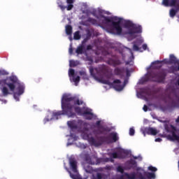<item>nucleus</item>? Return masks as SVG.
<instances>
[{
	"mask_svg": "<svg viewBox=\"0 0 179 179\" xmlns=\"http://www.w3.org/2000/svg\"><path fill=\"white\" fill-rule=\"evenodd\" d=\"M102 17L104 19L103 22L105 24H108V23H112V26L108 29V31L111 34H116L117 36H121L122 34V27H121V19L119 21H113L118 20V17H110L102 15Z\"/></svg>",
	"mask_w": 179,
	"mask_h": 179,
	"instance_id": "2",
	"label": "nucleus"
},
{
	"mask_svg": "<svg viewBox=\"0 0 179 179\" xmlns=\"http://www.w3.org/2000/svg\"><path fill=\"white\" fill-rule=\"evenodd\" d=\"M133 50H134V51H140L141 52H142L143 51V50H142V48L138 47V45H136L135 43L133 45Z\"/></svg>",
	"mask_w": 179,
	"mask_h": 179,
	"instance_id": "34",
	"label": "nucleus"
},
{
	"mask_svg": "<svg viewBox=\"0 0 179 179\" xmlns=\"http://www.w3.org/2000/svg\"><path fill=\"white\" fill-rule=\"evenodd\" d=\"M85 160L87 163H89V164H96V162H92V158L90 157V156L87 155L85 157Z\"/></svg>",
	"mask_w": 179,
	"mask_h": 179,
	"instance_id": "29",
	"label": "nucleus"
},
{
	"mask_svg": "<svg viewBox=\"0 0 179 179\" xmlns=\"http://www.w3.org/2000/svg\"><path fill=\"white\" fill-rule=\"evenodd\" d=\"M136 171H137L136 173V179H146V175L145 174L146 171H145V170L142 169L141 167H137Z\"/></svg>",
	"mask_w": 179,
	"mask_h": 179,
	"instance_id": "14",
	"label": "nucleus"
},
{
	"mask_svg": "<svg viewBox=\"0 0 179 179\" xmlns=\"http://www.w3.org/2000/svg\"><path fill=\"white\" fill-rule=\"evenodd\" d=\"M145 178L151 179V178H156V175L154 173L150 172H145Z\"/></svg>",
	"mask_w": 179,
	"mask_h": 179,
	"instance_id": "25",
	"label": "nucleus"
},
{
	"mask_svg": "<svg viewBox=\"0 0 179 179\" xmlns=\"http://www.w3.org/2000/svg\"><path fill=\"white\" fill-rule=\"evenodd\" d=\"M142 48H143V50L144 51H146V50H148V45L146 43H144L143 45H142Z\"/></svg>",
	"mask_w": 179,
	"mask_h": 179,
	"instance_id": "48",
	"label": "nucleus"
},
{
	"mask_svg": "<svg viewBox=\"0 0 179 179\" xmlns=\"http://www.w3.org/2000/svg\"><path fill=\"white\" fill-rule=\"evenodd\" d=\"M48 121H50V119L45 117L44 120H43V122L44 124H47V122H48Z\"/></svg>",
	"mask_w": 179,
	"mask_h": 179,
	"instance_id": "53",
	"label": "nucleus"
},
{
	"mask_svg": "<svg viewBox=\"0 0 179 179\" xmlns=\"http://www.w3.org/2000/svg\"><path fill=\"white\" fill-rule=\"evenodd\" d=\"M111 131V129L108 127L106 126H101L100 128L97 129V130L95 131L96 134H98L99 135H103L105 134V132H110Z\"/></svg>",
	"mask_w": 179,
	"mask_h": 179,
	"instance_id": "16",
	"label": "nucleus"
},
{
	"mask_svg": "<svg viewBox=\"0 0 179 179\" xmlns=\"http://www.w3.org/2000/svg\"><path fill=\"white\" fill-rule=\"evenodd\" d=\"M7 86H8V87L11 92H15V89L16 87V86H15V84L11 83H7Z\"/></svg>",
	"mask_w": 179,
	"mask_h": 179,
	"instance_id": "30",
	"label": "nucleus"
},
{
	"mask_svg": "<svg viewBox=\"0 0 179 179\" xmlns=\"http://www.w3.org/2000/svg\"><path fill=\"white\" fill-rule=\"evenodd\" d=\"M0 75H8V73H6V71H0Z\"/></svg>",
	"mask_w": 179,
	"mask_h": 179,
	"instance_id": "56",
	"label": "nucleus"
},
{
	"mask_svg": "<svg viewBox=\"0 0 179 179\" xmlns=\"http://www.w3.org/2000/svg\"><path fill=\"white\" fill-rule=\"evenodd\" d=\"M69 52L70 54V55H72V54H73V48H72V46L71 45L69 49Z\"/></svg>",
	"mask_w": 179,
	"mask_h": 179,
	"instance_id": "47",
	"label": "nucleus"
},
{
	"mask_svg": "<svg viewBox=\"0 0 179 179\" xmlns=\"http://www.w3.org/2000/svg\"><path fill=\"white\" fill-rule=\"evenodd\" d=\"M164 101L169 103L172 107H179V92L173 90L170 94L164 97Z\"/></svg>",
	"mask_w": 179,
	"mask_h": 179,
	"instance_id": "5",
	"label": "nucleus"
},
{
	"mask_svg": "<svg viewBox=\"0 0 179 179\" xmlns=\"http://www.w3.org/2000/svg\"><path fill=\"white\" fill-rule=\"evenodd\" d=\"M67 124L69 128H71V129H78V124H76V121H69Z\"/></svg>",
	"mask_w": 179,
	"mask_h": 179,
	"instance_id": "21",
	"label": "nucleus"
},
{
	"mask_svg": "<svg viewBox=\"0 0 179 179\" xmlns=\"http://www.w3.org/2000/svg\"><path fill=\"white\" fill-rule=\"evenodd\" d=\"M169 64H173L177 66H171L169 67V73H174L175 72L179 71V60L177 59V57L174 55H170L169 57Z\"/></svg>",
	"mask_w": 179,
	"mask_h": 179,
	"instance_id": "10",
	"label": "nucleus"
},
{
	"mask_svg": "<svg viewBox=\"0 0 179 179\" xmlns=\"http://www.w3.org/2000/svg\"><path fill=\"white\" fill-rule=\"evenodd\" d=\"M79 75L82 76V78L84 80H89V76H87V73H86V71H79Z\"/></svg>",
	"mask_w": 179,
	"mask_h": 179,
	"instance_id": "23",
	"label": "nucleus"
},
{
	"mask_svg": "<svg viewBox=\"0 0 179 179\" xmlns=\"http://www.w3.org/2000/svg\"><path fill=\"white\" fill-rule=\"evenodd\" d=\"M66 34H67V36H71L72 34V26H66Z\"/></svg>",
	"mask_w": 179,
	"mask_h": 179,
	"instance_id": "26",
	"label": "nucleus"
},
{
	"mask_svg": "<svg viewBox=\"0 0 179 179\" xmlns=\"http://www.w3.org/2000/svg\"><path fill=\"white\" fill-rule=\"evenodd\" d=\"M86 173H92V168L88 166V169H85Z\"/></svg>",
	"mask_w": 179,
	"mask_h": 179,
	"instance_id": "50",
	"label": "nucleus"
},
{
	"mask_svg": "<svg viewBox=\"0 0 179 179\" xmlns=\"http://www.w3.org/2000/svg\"><path fill=\"white\" fill-rule=\"evenodd\" d=\"M110 135L111 136L112 141H110L108 136H101L96 137V140L94 137H91L89 138V142L93 146H101V145H103V143H113V142H117V141L120 139L117 132H111Z\"/></svg>",
	"mask_w": 179,
	"mask_h": 179,
	"instance_id": "3",
	"label": "nucleus"
},
{
	"mask_svg": "<svg viewBox=\"0 0 179 179\" xmlns=\"http://www.w3.org/2000/svg\"><path fill=\"white\" fill-rule=\"evenodd\" d=\"M107 170H111V166H106Z\"/></svg>",
	"mask_w": 179,
	"mask_h": 179,
	"instance_id": "61",
	"label": "nucleus"
},
{
	"mask_svg": "<svg viewBox=\"0 0 179 179\" xmlns=\"http://www.w3.org/2000/svg\"><path fill=\"white\" fill-rule=\"evenodd\" d=\"M10 82H13V83H17V78H16L15 76H10Z\"/></svg>",
	"mask_w": 179,
	"mask_h": 179,
	"instance_id": "36",
	"label": "nucleus"
},
{
	"mask_svg": "<svg viewBox=\"0 0 179 179\" xmlns=\"http://www.w3.org/2000/svg\"><path fill=\"white\" fill-rule=\"evenodd\" d=\"M167 73L163 71H151L148 72L146 81L155 82V83H164Z\"/></svg>",
	"mask_w": 179,
	"mask_h": 179,
	"instance_id": "4",
	"label": "nucleus"
},
{
	"mask_svg": "<svg viewBox=\"0 0 179 179\" xmlns=\"http://www.w3.org/2000/svg\"><path fill=\"white\" fill-rule=\"evenodd\" d=\"M148 170H150V171L155 172V171H157V168L150 166L148 167Z\"/></svg>",
	"mask_w": 179,
	"mask_h": 179,
	"instance_id": "43",
	"label": "nucleus"
},
{
	"mask_svg": "<svg viewBox=\"0 0 179 179\" xmlns=\"http://www.w3.org/2000/svg\"><path fill=\"white\" fill-rule=\"evenodd\" d=\"M101 121L98 120L95 123V127L97 128V129H99L100 128V127H101L102 125H101Z\"/></svg>",
	"mask_w": 179,
	"mask_h": 179,
	"instance_id": "42",
	"label": "nucleus"
},
{
	"mask_svg": "<svg viewBox=\"0 0 179 179\" xmlns=\"http://www.w3.org/2000/svg\"><path fill=\"white\" fill-rule=\"evenodd\" d=\"M155 142H162V138H155Z\"/></svg>",
	"mask_w": 179,
	"mask_h": 179,
	"instance_id": "57",
	"label": "nucleus"
},
{
	"mask_svg": "<svg viewBox=\"0 0 179 179\" xmlns=\"http://www.w3.org/2000/svg\"><path fill=\"white\" fill-rule=\"evenodd\" d=\"M70 66H76V62L74 60H70Z\"/></svg>",
	"mask_w": 179,
	"mask_h": 179,
	"instance_id": "45",
	"label": "nucleus"
},
{
	"mask_svg": "<svg viewBox=\"0 0 179 179\" xmlns=\"http://www.w3.org/2000/svg\"><path fill=\"white\" fill-rule=\"evenodd\" d=\"M69 76H73V78L75 76V70L73 69H70L69 71Z\"/></svg>",
	"mask_w": 179,
	"mask_h": 179,
	"instance_id": "37",
	"label": "nucleus"
},
{
	"mask_svg": "<svg viewBox=\"0 0 179 179\" xmlns=\"http://www.w3.org/2000/svg\"><path fill=\"white\" fill-rule=\"evenodd\" d=\"M176 122L178 123L179 122V116L177 117V119L176 120Z\"/></svg>",
	"mask_w": 179,
	"mask_h": 179,
	"instance_id": "59",
	"label": "nucleus"
},
{
	"mask_svg": "<svg viewBox=\"0 0 179 179\" xmlns=\"http://www.w3.org/2000/svg\"><path fill=\"white\" fill-rule=\"evenodd\" d=\"M102 83L104 85H108V86H113L115 90L121 92V90H123L124 87H125L127 81L124 80V85H122L121 84V80L116 79L114 80L113 83L110 82L109 80H103Z\"/></svg>",
	"mask_w": 179,
	"mask_h": 179,
	"instance_id": "9",
	"label": "nucleus"
},
{
	"mask_svg": "<svg viewBox=\"0 0 179 179\" xmlns=\"http://www.w3.org/2000/svg\"><path fill=\"white\" fill-rule=\"evenodd\" d=\"M111 77L110 76H107V78L110 79Z\"/></svg>",
	"mask_w": 179,
	"mask_h": 179,
	"instance_id": "64",
	"label": "nucleus"
},
{
	"mask_svg": "<svg viewBox=\"0 0 179 179\" xmlns=\"http://www.w3.org/2000/svg\"><path fill=\"white\" fill-rule=\"evenodd\" d=\"M169 6H175L176 10H179V0H169Z\"/></svg>",
	"mask_w": 179,
	"mask_h": 179,
	"instance_id": "19",
	"label": "nucleus"
},
{
	"mask_svg": "<svg viewBox=\"0 0 179 179\" xmlns=\"http://www.w3.org/2000/svg\"><path fill=\"white\" fill-rule=\"evenodd\" d=\"M162 3L164 6H170V0H163Z\"/></svg>",
	"mask_w": 179,
	"mask_h": 179,
	"instance_id": "40",
	"label": "nucleus"
},
{
	"mask_svg": "<svg viewBox=\"0 0 179 179\" xmlns=\"http://www.w3.org/2000/svg\"><path fill=\"white\" fill-rule=\"evenodd\" d=\"M74 2L75 0H57L58 8H59L62 12L66 9V10H72V9H73Z\"/></svg>",
	"mask_w": 179,
	"mask_h": 179,
	"instance_id": "8",
	"label": "nucleus"
},
{
	"mask_svg": "<svg viewBox=\"0 0 179 179\" xmlns=\"http://www.w3.org/2000/svg\"><path fill=\"white\" fill-rule=\"evenodd\" d=\"M83 101L79 99L77 96H72L70 94H64L62 98V110L57 112L53 113V117L58 118L59 115H68L73 118L76 117V113L80 115L85 117V120H93V113L89 109L85 110L82 112V108L76 106H82ZM73 110L75 112H73Z\"/></svg>",
	"mask_w": 179,
	"mask_h": 179,
	"instance_id": "1",
	"label": "nucleus"
},
{
	"mask_svg": "<svg viewBox=\"0 0 179 179\" xmlns=\"http://www.w3.org/2000/svg\"><path fill=\"white\" fill-rule=\"evenodd\" d=\"M129 135L130 136H134V135H135V129L134 127L129 129Z\"/></svg>",
	"mask_w": 179,
	"mask_h": 179,
	"instance_id": "41",
	"label": "nucleus"
},
{
	"mask_svg": "<svg viewBox=\"0 0 179 179\" xmlns=\"http://www.w3.org/2000/svg\"><path fill=\"white\" fill-rule=\"evenodd\" d=\"M112 157L113 159H121V156L117 152L112 153Z\"/></svg>",
	"mask_w": 179,
	"mask_h": 179,
	"instance_id": "35",
	"label": "nucleus"
},
{
	"mask_svg": "<svg viewBox=\"0 0 179 179\" xmlns=\"http://www.w3.org/2000/svg\"><path fill=\"white\" fill-rule=\"evenodd\" d=\"M84 51H85V46L83 45H81L77 48L76 52V54H78V55H80L83 54Z\"/></svg>",
	"mask_w": 179,
	"mask_h": 179,
	"instance_id": "22",
	"label": "nucleus"
},
{
	"mask_svg": "<svg viewBox=\"0 0 179 179\" xmlns=\"http://www.w3.org/2000/svg\"><path fill=\"white\" fill-rule=\"evenodd\" d=\"M73 82H74L76 86H78L79 82H80V77L78 76L76 78H73Z\"/></svg>",
	"mask_w": 179,
	"mask_h": 179,
	"instance_id": "31",
	"label": "nucleus"
},
{
	"mask_svg": "<svg viewBox=\"0 0 179 179\" xmlns=\"http://www.w3.org/2000/svg\"><path fill=\"white\" fill-rule=\"evenodd\" d=\"M93 48V47L92 46V45H88L87 46V50L89 51L90 50H92Z\"/></svg>",
	"mask_w": 179,
	"mask_h": 179,
	"instance_id": "51",
	"label": "nucleus"
},
{
	"mask_svg": "<svg viewBox=\"0 0 179 179\" xmlns=\"http://www.w3.org/2000/svg\"><path fill=\"white\" fill-rule=\"evenodd\" d=\"M126 65H129V62H126Z\"/></svg>",
	"mask_w": 179,
	"mask_h": 179,
	"instance_id": "63",
	"label": "nucleus"
},
{
	"mask_svg": "<svg viewBox=\"0 0 179 179\" xmlns=\"http://www.w3.org/2000/svg\"><path fill=\"white\" fill-rule=\"evenodd\" d=\"M126 75H127V76H131V73H129V70L127 69Z\"/></svg>",
	"mask_w": 179,
	"mask_h": 179,
	"instance_id": "55",
	"label": "nucleus"
},
{
	"mask_svg": "<svg viewBox=\"0 0 179 179\" xmlns=\"http://www.w3.org/2000/svg\"><path fill=\"white\" fill-rule=\"evenodd\" d=\"M124 73H125V67H116L114 69V74L116 76H120V78L124 77Z\"/></svg>",
	"mask_w": 179,
	"mask_h": 179,
	"instance_id": "15",
	"label": "nucleus"
},
{
	"mask_svg": "<svg viewBox=\"0 0 179 179\" xmlns=\"http://www.w3.org/2000/svg\"><path fill=\"white\" fill-rule=\"evenodd\" d=\"M162 68V66H159L158 67H156L157 69H160Z\"/></svg>",
	"mask_w": 179,
	"mask_h": 179,
	"instance_id": "62",
	"label": "nucleus"
},
{
	"mask_svg": "<svg viewBox=\"0 0 179 179\" xmlns=\"http://www.w3.org/2000/svg\"><path fill=\"white\" fill-rule=\"evenodd\" d=\"M87 22H89V23H92V24H97V20L94 18L89 17L87 19Z\"/></svg>",
	"mask_w": 179,
	"mask_h": 179,
	"instance_id": "32",
	"label": "nucleus"
},
{
	"mask_svg": "<svg viewBox=\"0 0 179 179\" xmlns=\"http://www.w3.org/2000/svg\"><path fill=\"white\" fill-rule=\"evenodd\" d=\"M117 171L118 173H121V174H124V168H122V166H119L117 168Z\"/></svg>",
	"mask_w": 179,
	"mask_h": 179,
	"instance_id": "39",
	"label": "nucleus"
},
{
	"mask_svg": "<svg viewBox=\"0 0 179 179\" xmlns=\"http://www.w3.org/2000/svg\"><path fill=\"white\" fill-rule=\"evenodd\" d=\"M69 166H70V169H71L73 173H72V172L69 171V169L68 168H65V169L66 171H68L71 178L82 179V177L79 176V172L78 171V162L76 161V159H75V158L71 157L69 159Z\"/></svg>",
	"mask_w": 179,
	"mask_h": 179,
	"instance_id": "6",
	"label": "nucleus"
},
{
	"mask_svg": "<svg viewBox=\"0 0 179 179\" xmlns=\"http://www.w3.org/2000/svg\"><path fill=\"white\" fill-rule=\"evenodd\" d=\"M140 33H142V26L135 24L133 25V28L127 31V34L131 36L134 34H139Z\"/></svg>",
	"mask_w": 179,
	"mask_h": 179,
	"instance_id": "12",
	"label": "nucleus"
},
{
	"mask_svg": "<svg viewBox=\"0 0 179 179\" xmlns=\"http://www.w3.org/2000/svg\"><path fill=\"white\" fill-rule=\"evenodd\" d=\"M162 62H164V61H159V60H157L155 62H153L152 63V65H159V64H162Z\"/></svg>",
	"mask_w": 179,
	"mask_h": 179,
	"instance_id": "44",
	"label": "nucleus"
},
{
	"mask_svg": "<svg viewBox=\"0 0 179 179\" xmlns=\"http://www.w3.org/2000/svg\"><path fill=\"white\" fill-rule=\"evenodd\" d=\"M143 134L144 136H145V134L148 135H153L155 136L157 135V130H156V129H153V127H147L145 129Z\"/></svg>",
	"mask_w": 179,
	"mask_h": 179,
	"instance_id": "17",
	"label": "nucleus"
},
{
	"mask_svg": "<svg viewBox=\"0 0 179 179\" xmlns=\"http://www.w3.org/2000/svg\"><path fill=\"white\" fill-rule=\"evenodd\" d=\"M134 24H135L132 23L131 21L127 20V21L124 22V27H125V29H127L128 31H129V30H131V29L133 28Z\"/></svg>",
	"mask_w": 179,
	"mask_h": 179,
	"instance_id": "20",
	"label": "nucleus"
},
{
	"mask_svg": "<svg viewBox=\"0 0 179 179\" xmlns=\"http://www.w3.org/2000/svg\"><path fill=\"white\" fill-rule=\"evenodd\" d=\"M125 176L127 179H136V173L135 172L131 173H125Z\"/></svg>",
	"mask_w": 179,
	"mask_h": 179,
	"instance_id": "24",
	"label": "nucleus"
},
{
	"mask_svg": "<svg viewBox=\"0 0 179 179\" xmlns=\"http://www.w3.org/2000/svg\"><path fill=\"white\" fill-rule=\"evenodd\" d=\"M16 90L17 92H14L13 96L17 101H19V96L24 93V85L19 83Z\"/></svg>",
	"mask_w": 179,
	"mask_h": 179,
	"instance_id": "11",
	"label": "nucleus"
},
{
	"mask_svg": "<svg viewBox=\"0 0 179 179\" xmlns=\"http://www.w3.org/2000/svg\"><path fill=\"white\" fill-rule=\"evenodd\" d=\"M128 163L131 166H127V170H131V169H132L133 170H136V168L138 167V164L136 161L131 159L129 161H128Z\"/></svg>",
	"mask_w": 179,
	"mask_h": 179,
	"instance_id": "18",
	"label": "nucleus"
},
{
	"mask_svg": "<svg viewBox=\"0 0 179 179\" xmlns=\"http://www.w3.org/2000/svg\"><path fill=\"white\" fill-rule=\"evenodd\" d=\"M73 38L74 40H80V34L79 31H77L74 33Z\"/></svg>",
	"mask_w": 179,
	"mask_h": 179,
	"instance_id": "33",
	"label": "nucleus"
},
{
	"mask_svg": "<svg viewBox=\"0 0 179 179\" xmlns=\"http://www.w3.org/2000/svg\"><path fill=\"white\" fill-rule=\"evenodd\" d=\"M120 179H128V178H127V176H125V173H124L123 175H121L120 176Z\"/></svg>",
	"mask_w": 179,
	"mask_h": 179,
	"instance_id": "49",
	"label": "nucleus"
},
{
	"mask_svg": "<svg viewBox=\"0 0 179 179\" xmlns=\"http://www.w3.org/2000/svg\"><path fill=\"white\" fill-rule=\"evenodd\" d=\"M108 65H110V66H113L114 68H117L119 65L122 64V62L118 57L110 58L106 61Z\"/></svg>",
	"mask_w": 179,
	"mask_h": 179,
	"instance_id": "13",
	"label": "nucleus"
},
{
	"mask_svg": "<svg viewBox=\"0 0 179 179\" xmlns=\"http://www.w3.org/2000/svg\"><path fill=\"white\" fill-rule=\"evenodd\" d=\"M1 92H2L3 96H4V97H6V96H8V94H10L9 90H8V87H3L1 89Z\"/></svg>",
	"mask_w": 179,
	"mask_h": 179,
	"instance_id": "27",
	"label": "nucleus"
},
{
	"mask_svg": "<svg viewBox=\"0 0 179 179\" xmlns=\"http://www.w3.org/2000/svg\"><path fill=\"white\" fill-rule=\"evenodd\" d=\"M96 179H103V174L100 173H96Z\"/></svg>",
	"mask_w": 179,
	"mask_h": 179,
	"instance_id": "46",
	"label": "nucleus"
},
{
	"mask_svg": "<svg viewBox=\"0 0 179 179\" xmlns=\"http://www.w3.org/2000/svg\"><path fill=\"white\" fill-rule=\"evenodd\" d=\"M133 159H134V160H137V159H138V157L136 156H133Z\"/></svg>",
	"mask_w": 179,
	"mask_h": 179,
	"instance_id": "58",
	"label": "nucleus"
},
{
	"mask_svg": "<svg viewBox=\"0 0 179 179\" xmlns=\"http://www.w3.org/2000/svg\"><path fill=\"white\" fill-rule=\"evenodd\" d=\"M90 73L92 78L97 79L108 73V69L106 65H101L98 68L90 67Z\"/></svg>",
	"mask_w": 179,
	"mask_h": 179,
	"instance_id": "7",
	"label": "nucleus"
},
{
	"mask_svg": "<svg viewBox=\"0 0 179 179\" xmlns=\"http://www.w3.org/2000/svg\"><path fill=\"white\" fill-rule=\"evenodd\" d=\"M35 82L36 83H40V82H41V78H38L35 80Z\"/></svg>",
	"mask_w": 179,
	"mask_h": 179,
	"instance_id": "52",
	"label": "nucleus"
},
{
	"mask_svg": "<svg viewBox=\"0 0 179 179\" xmlns=\"http://www.w3.org/2000/svg\"><path fill=\"white\" fill-rule=\"evenodd\" d=\"M92 36V34H90V32H88L87 33V38H85L83 41V44H85V43H86L89 38H90V37Z\"/></svg>",
	"mask_w": 179,
	"mask_h": 179,
	"instance_id": "38",
	"label": "nucleus"
},
{
	"mask_svg": "<svg viewBox=\"0 0 179 179\" xmlns=\"http://www.w3.org/2000/svg\"><path fill=\"white\" fill-rule=\"evenodd\" d=\"M138 160H140V162H141V160H142V157L138 156Z\"/></svg>",
	"mask_w": 179,
	"mask_h": 179,
	"instance_id": "60",
	"label": "nucleus"
},
{
	"mask_svg": "<svg viewBox=\"0 0 179 179\" xmlns=\"http://www.w3.org/2000/svg\"><path fill=\"white\" fill-rule=\"evenodd\" d=\"M178 12V10H177L171 9L170 12H169L170 17H174V16H176V15H177Z\"/></svg>",
	"mask_w": 179,
	"mask_h": 179,
	"instance_id": "28",
	"label": "nucleus"
},
{
	"mask_svg": "<svg viewBox=\"0 0 179 179\" xmlns=\"http://www.w3.org/2000/svg\"><path fill=\"white\" fill-rule=\"evenodd\" d=\"M143 110V111H145V112L148 111V106L144 105Z\"/></svg>",
	"mask_w": 179,
	"mask_h": 179,
	"instance_id": "54",
	"label": "nucleus"
}]
</instances>
